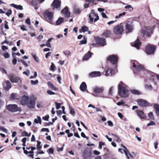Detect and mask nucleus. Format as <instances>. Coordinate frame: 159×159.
Instances as JSON below:
<instances>
[{
  "instance_id": "obj_1",
  "label": "nucleus",
  "mask_w": 159,
  "mask_h": 159,
  "mask_svg": "<svg viewBox=\"0 0 159 159\" xmlns=\"http://www.w3.org/2000/svg\"><path fill=\"white\" fill-rule=\"evenodd\" d=\"M126 85L122 82H120L118 85L119 95L122 98H127L129 96V91L126 88Z\"/></svg>"
},
{
  "instance_id": "obj_2",
  "label": "nucleus",
  "mask_w": 159,
  "mask_h": 159,
  "mask_svg": "<svg viewBox=\"0 0 159 159\" xmlns=\"http://www.w3.org/2000/svg\"><path fill=\"white\" fill-rule=\"evenodd\" d=\"M104 87L103 86H95L93 88V92L92 95L96 97H100L103 98H106L103 93Z\"/></svg>"
},
{
  "instance_id": "obj_3",
  "label": "nucleus",
  "mask_w": 159,
  "mask_h": 159,
  "mask_svg": "<svg viewBox=\"0 0 159 159\" xmlns=\"http://www.w3.org/2000/svg\"><path fill=\"white\" fill-rule=\"evenodd\" d=\"M43 16L45 20L51 25H54V13L52 12L46 10L43 12Z\"/></svg>"
},
{
  "instance_id": "obj_4",
  "label": "nucleus",
  "mask_w": 159,
  "mask_h": 159,
  "mask_svg": "<svg viewBox=\"0 0 159 159\" xmlns=\"http://www.w3.org/2000/svg\"><path fill=\"white\" fill-rule=\"evenodd\" d=\"M82 157L84 159H91L92 157V152L91 148H85L83 150Z\"/></svg>"
},
{
  "instance_id": "obj_5",
  "label": "nucleus",
  "mask_w": 159,
  "mask_h": 159,
  "mask_svg": "<svg viewBox=\"0 0 159 159\" xmlns=\"http://www.w3.org/2000/svg\"><path fill=\"white\" fill-rule=\"evenodd\" d=\"M133 67L135 68L134 70V73H136L137 72L143 71L144 70V66L142 65H139V63L137 61H133Z\"/></svg>"
},
{
  "instance_id": "obj_6",
  "label": "nucleus",
  "mask_w": 159,
  "mask_h": 159,
  "mask_svg": "<svg viewBox=\"0 0 159 159\" xmlns=\"http://www.w3.org/2000/svg\"><path fill=\"white\" fill-rule=\"evenodd\" d=\"M7 109L9 111L12 112L20 111L21 108L16 104H9L6 106Z\"/></svg>"
},
{
  "instance_id": "obj_7",
  "label": "nucleus",
  "mask_w": 159,
  "mask_h": 159,
  "mask_svg": "<svg viewBox=\"0 0 159 159\" xmlns=\"http://www.w3.org/2000/svg\"><path fill=\"white\" fill-rule=\"evenodd\" d=\"M61 2L60 0H54L51 4L52 8L56 11L61 9Z\"/></svg>"
},
{
  "instance_id": "obj_8",
  "label": "nucleus",
  "mask_w": 159,
  "mask_h": 159,
  "mask_svg": "<svg viewBox=\"0 0 159 159\" xmlns=\"http://www.w3.org/2000/svg\"><path fill=\"white\" fill-rule=\"evenodd\" d=\"M156 48L155 46L149 44L146 47L145 52L148 55L153 54Z\"/></svg>"
},
{
  "instance_id": "obj_9",
  "label": "nucleus",
  "mask_w": 159,
  "mask_h": 159,
  "mask_svg": "<svg viewBox=\"0 0 159 159\" xmlns=\"http://www.w3.org/2000/svg\"><path fill=\"white\" fill-rule=\"evenodd\" d=\"M89 19L91 22H93L94 20V22L97 21L99 19L98 15L95 13L94 10L91 11L89 15Z\"/></svg>"
},
{
  "instance_id": "obj_10",
  "label": "nucleus",
  "mask_w": 159,
  "mask_h": 159,
  "mask_svg": "<svg viewBox=\"0 0 159 159\" xmlns=\"http://www.w3.org/2000/svg\"><path fill=\"white\" fill-rule=\"evenodd\" d=\"M152 31V29L151 27L146 26L142 29L141 34L144 36L146 35L147 37H149L150 36L151 32Z\"/></svg>"
},
{
  "instance_id": "obj_11",
  "label": "nucleus",
  "mask_w": 159,
  "mask_h": 159,
  "mask_svg": "<svg viewBox=\"0 0 159 159\" xmlns=\"http://www.w3.org/2000/svg\"><path fill=\"white\" fill-rule=\"evenodd\" d=\"M118 58L117 56L114 55H110L107 57V61H109L112 64L115 65V66H116Z\"/></svg>"
},
{
  "instance_id": "obj_12",
  "label": "nucleus",
  "mask_w": 159,
  "mask_h": 159,
  "mask_svg": "<svg viewBox=\"0 0 159 159\" xmlns=\"http://www.w3.org/2000/svg\"><path fill=\"white\" fill-rule=\"evenodd\" d=\"M121 147H122L124 149L123 150L125 154V156L128 159H129V157L131 158L132 159H133L134 157V156H135V154L134 153H133V155H132L129 152V151L128 150L127 148H126V147L124 146L123 144H121L120 145Z\"/></svg>"
},
{
  "instance_id": "obj_13",
  "label": "nucleus",
  "mask_w": 159,
  "mask_h": 159,
  "mask_svg": "<svg viewBox=\"0 0 159 159\" xmlns=\"http://www.w3.org/2000/svg\"><path fill=\"white\" fill-rule=\"evenodd\" d=\"M95 40L96 44L100 46H103L106 45V39L104 38L96 37Z\"/></svg>"
},
{
  "instance_id": "obj_14",
  "label": "nucleus",
  "mask_w": 159,
  "mask_h": 159,
  "mask_svg": "<svg viewBox=\"0 0 159 159\" xmlns=\"http://www.w3.org/2000/svg\"><path fill=\"white\" fill-rule=\"evenodd\" d=\"M114 33L117 35L121 34L124 31V29L122 26L118 25L115 26L113 29Z\"/></svg>"
},
{
  "instance_id": "obj_15",
  "label": "nucleus",
  "mask_w": 159,
  "mask_h": 159,
  "mask_svg": "<svg viewBox=\"0 0 159 159\" xmlns=\"http://www.w3.org/2000/svg\"><path fill=\"white\" fill-rule=\"evenodd\" d=\"M35 105V100L34 98H29L26 105L30 109L34 108Z\"/></svg>"
},
{
  "instance_id": "obj_16",
  "label": "nucleus",
  "mask_w": 159,
  "mask_h": 159,
  "mask_svg": "<svg viewBox=\"0 0 159 159\" xmlns=\"http://www.w3.org/2000/svg\"><path fill=\"white\" fill-rule=\"evenodd\" d=\"M3 87L6 91L8 90L11 87V84L8 80H4L2 83Z\"/></svg>"
},
{
  "instance_id": "obj_17",
  "label": "nucleus",
  "mask_w": 159,
  "mask_h": 159,
  "mask_svg": "<svg viewBox=\"0 0 159 159\" xmlns=\"http://www.w3.org/2000/svg\"><path fill=\"white\" fill-rule=\"evenodd\" d=\"M29 98H29L28 96L25 95L22 96L20 97V102L21 105L23 106L26 105Z\"/></svg>"
},
{
  "instance_id": "obj_18",
  "label": "nucleus",
  "mask_w": 159,
  "mask_h": 159,
  "mask_svg": "<svg viewBox=\"0 0 159 159\" xmlns=\"http://www.w3.org/2000/svg\"><path fill=\"white\" fill-rule=\"evenodd\" d=\"M125 26L127 33L132 32L134 30L133 26L131 22H128L126 24Z\"/></svg>"
},
{
  "instance_id": "obj_19",
  "label": "nucleus",
  "mask_w": 159,
  "mask_h": 159,
  "mask_svg": "<svg viewBox=\"0 0 159 159\" xmlns=\"http://www.w3.org/2000/svg\"><path fill=\"white\" fill-rule=\"evenodd\" d=\"M9 78L11 81L13 83H17L18 82L19 80L21 81V80L19 77L16 76L12 74L9 76Z\"/></svg>"
},
{
  "instance_id": "obj_20",
  "label": "nucleus",
  "mask_w": 159,
  "mask_h": 159,
  "mask_svg": "<svg viewBox=\"0 0 159 159\" xmlns=\"http://www.w3.org/2000/svg\"><path fill=\"white\" fill-rule=\"evenodd\" d=\"M61 13L66 17H68L70 16V13L68 11L67 7H66L63 9L61 11Z\"/></svg>"
},
{
  "instance_id": "obj_21",
  "label": "nucleus",
  "mask_w": 159,
  "mask_h": 159,
  "mask_svg": "<svg viewBox=\"0 0 159 159\" xmlns=\"http://www.w3.org/2000/svg\"><path fill=\"white\" fill-rule=\"evenodd\" d=\"M101 75L100 71H93L90 73L89 76L90 77H96L101 76Z\"/></svg>"
},
{
  "instance_id": "obj_22",
  "label": "nucleus",
  "mask_w": 159,
  "mask_h": 159,
  "mask_svg": "<svg viewBox=\"0 0 159 159\" xmlns=\"http://www.w3.org/2000/svg\"><path fill=\"white\" fill-rule=\"evenodd\" d=\"M132 46L136 48L137 49H139L141 45V42H140L139 39L138 38L134 43H131Z\"/></svg>"
},
{
  "instance_id": "obj_23",
  "label": "nucleus",
  "mask_w": 159,
  "mask_h": 159,
  "mask_svg": "<svg viewBox=\"0 0 159 159\" xmlns=\"http://www.w3.org/2000/svg\"><path fill=\"white\" fill-rule=\"evenodd\" d=\"M137 102L141 106L145 107L148 105V103L147 101L142 99L138 100Z\"/></svg>"
},
{
  "instance_id": "obj_24",
  "label": "nucleus",
  "mask_w": 159,
  "mask_h": 159,
  "mask_svg": "<svg viewBox=\"0 0 159 159\" xmlns=\"http://www.w3.org/2000/svg\"><path fill=\"white\" fill-rule=\"evenodd\" d=\"M115 73V71L111 68H108L107 70L106 71L105 75L108 76L109 75H112Z\"/></svg>"
},
{
  "instance_id": "obj_25",
  "label": "nucleus",
  "mask_w": 159,
  "mask_h": 159,
  "mask_svg": "<svg viewBox=\"0 0 159 159\" xmlns=\"http://www.w3.org/2000/svg\"><path fill=\"white\" fill-rule=\"evenodd\" d=\"M137 113L138 116L140 119H143L146 118V116L142 111L137 110Z\"/></svg>"
},
{
  "instance_id": "obj_26",
  "label": "nucleus",
  "mask_w": 159,
  "mask_h": 159,
  "mask_svg": "<svg viewBox=\"0 0 159 159\" xmlns=\"http://www.w3.org/2000/svg\"><path fill=\"white\" fill-rule=\"evenodd\" d=\"M93 54L91 53L90 52H88L87 53L84 55L83 58V60L84 61L88 60L89 58L91 57L92 55Z\"/></svg>"
},
{
  "instance_id": "obj_27",
  "label": "nucleus",
  "mask_w": 159,
  "mask_h": 159,
  "mask_svg": "<svg viewBox=\"0 0 159 159\" xmlns=\"http://www.w3.org/2000/svg\"><path fill=\"white\" fill-rule=\"evenodd\" d=\"M73 11L74 13L79 14L82 11V10L80 8L75 6L73 8Z\"/></svg>"
},
{
  "instance_id": "obj_28",
  "label": "nucleus",
  "mask_w": 159,
  "mask_h": 159,
  "mask_svg": "<svg viewBox=\"0 0 159 159\" xmlns=\"http://www.w3.org/2000/svg\"><path fill=\"white\" fill-rule=\"evenodd\" d=\"M80 89L83 92L85 91L87 89V85L84 82H82L80 86Z\"/></svg>"
},
{
  "instance_id": "obj_29",
  "label": "nucleus",
  "mask_w": 159,
  "mask_h": 159,
  "mask_svg": "<svg viewBox=\"0 0 159 159\" xmlns=\"http://www.w3.org/2000/svg\"><path fill=\"white\" fill-rule=\"evenodd\" d=\"M11 6L18 10H22L23 9L22 6L21 5H17L14 4L12 3Z\"/></svg>"
},
{
  "instance_id": "obj_30",
  "label": "nucleus",
  "mask_w": 159,
  "mask_h": 159,
  "mask_svg": "<svg viewBox=\"0 0 159 159\" xmlns=\"http://www.w3.org/2000/svg\"><path fill=\"white\" fill-rule=\"evenodd\" d=\"M48 85L49 88L53 90H57L58 89L54 86L49 81L48 82Z\"/></svg>"
},
{
  "instance_id": "obj_31",
  "label": "nucleus",
  "mask_w": 159,
  "mask_h": 159,
  "mask_svg": "<svg viewBox=\"0 0 159 159\" xmlns=\"http://www.w3.org/2000/svg\"><path fill=\"white\" fill-rule=\"evenodd\" d=\"M64 19L61 17H60L56 21V24L58 25L62 23L64 21Z\"/></svg>"
},
{
  "instance_id": "obj_32",
  "label": "nucleus",
  "mask_w": 159,
  "mask_h": 159,
  "mask_svg": "<svg viewBox=\"0 0 159 159\" xmlns=\"http://www.w3.org/2000/svg\"><path fill=\"white\" fill-rule=\"evenodd\" d=\"M53 39V38H49L46 42V46L49 48H51V46L50 43L52 41Z\"/></svg>"
},
{
  "instance_id": "obj_33",
  "label": "nucleus",
  "mask_w": 159,
  "mask_h": 159,
  "mask_svg": "<svg viewBox=\"0 0 159 159\" xmlns=\"http://www.w3.org/2000/svg\"><path fill=\"white\" fill-rule=\"evenodd\" d=\"M111 34V32L109 30H106L102 34V35L106 37H108Z\"/></svg>"
},
{
  "instance_id": "obj_34",
  "label": "nucleus",
  "mask_w": 159,
  "mask_h": 159,
  "mask_svg": "<svg viewBox=\"0 0 159 159\" xmlns=\"http://www.w3.org/2000/svg\"><path fill=\"white\" fill-rule=\"evenodd\" d=\"M34 122L35 123L38 124L39 123L40 124H41V117L39 116H37V119L35 118L34 119Z\"/></svg>"
},
{
  "instance_id": "obj_35",
  "label": "nucleus",
  "mask_w": 159,
  "mask_h": 159,
  "mask_svg": "<svg viewBox=\"0 0 159 159\" xmlns=\"http://www.w3.org/2000/svg\"><path fill=\"white\" fill-rule=\"evenodd\" d=\"M31 55L33 57L34 60L37 63H39V58L37 57L36 55V54L35 53H31Z\"/></svg>"
},
{
  "instance_id": "obj_36",
  "label": "nucleus",
  "mask_w": 159,
  "mask_h": 159,
  "mask_svg": "<svg viewBox=\"0 0 159 159\" xmlns=\"http://www.w3.org/2000/svg\"><path fill=\"white\" fill-rule=\"evenodd\" d=\"M154 107L156 109V113L157 115H159V106L157 104H155Z\"/></svg>"
},
{
  "instance_id": "obj_37",
  "label": "nucleus",
  "mask_w": 159,
  "mask_h": 159,
  "mask_svg": "<svg viewBox=\"0 0 159 159\" xmlns=\"http://www.w3.org/2000/svg\"><path fill=\"white\" fill-rule=\"evenodd\" d=\"M130 91L132 93L134 94L139 95L140 94V93L139 91L135 89H131Z\"/></svg>"
},
{
  "instance_id": "obj_38",
  "label": "nucleus",
  "mask_w": 159,
  "mask_h": 159,
  "mask_svg": "<svg viewBox=\"0 0 159 159\" xmlns=\"http://www.w3.org/2000/svg\"><path fill=\"white\" fill-rule=\"evenodd\" d=\"M84 40H81L80 41V45H82L83 44H85L86 43L87 41V38L85 36H84Z\"/></svg>"
},
{
  "instance_id": "obj_39",
  "label": "nucleus",
  "mask_w": 159,
  "mask_h": 159,
  "mask_svg": "<svg viewBox=\"0 0 159 159\" xmlns=\"http://www.w3.org/2000/svg\"><path fill=\"white\" fill-rule=\"evenodd\" d=\"M145 88L147 90L151 91L152 90V87L151 85L146 84L144 85Z\"/></svg>"
},
{
  "instance_id": "obj_40",
  "label": "nucleus",
  "mask_w": 159,
  "mask_h": 159,
  "mask_svg": "<svg viewBox=\"0 0 159 159\" xmlns=\"http://www.w3.org/2000/svg\"><path fill=\"white\" fill-rule=\"evenodd\" d=\"M89 30L88 28L85 26H84L81 27V30L83 32H85L88 31Z\"/></svg>"
},
{
  "instance_id": "obj_41",
  "label": "nucleus",
  "mask_w": 159,
  "mask_h": 159,
  "mask_svg": "<svg viewBox=\"0 0 159 159\" xmlns=\"http://www.w3.org/2000/svg\"><path fill=\"white\" fill-rule=\"evenodd\" d=\"M41 143L40 142L37 141V144L36 146L37 150H40L42 148V146L40 145Z\"/></svg>"
},
{
  "instance_id": "obj_42",
  "label": "nucleus",
  "mask_w": 159,
  "mask_h": 159,
  "mask_svg": "<svg viewBox=\"0 0 159 159\" xmlns=\"http://www.w3.org/2000/svg\"><path fill=\"white\" fill-rule=\"evenodd\" d=\"M114 89V87L111 86L109 89L108 92V94L109 95H112L113 94V90Z\"/></svg>"
},
{
  "instance_id": "obj_43",
  "label": "nucleus",
  "mask_w": 159,
  "mask_h": 159,
  "mask_svg": "<svg viewBox=\"0 0 159 159\" xmlns=\"http://www.w3.org/2000/svg\"><path fill=\"white\" fill-rule=\"evenodd\" d=\"M126 14V12H123V13H120L118 15L116 16V19H118L121 16H125Z\"/></svg>"
},
{
  "instance_id": "obj_44",
  "label": "nucleus",
  "mask_w": 159,
  "mask_h": 159,
  "mask_svg": "<svg viewBox=\"0 0 159 159\" xmlns=\"http://www.w3.org/2000/svg\"><path fill=\"white\" fill-rule=\"evenodd\" d=\"M13 54H14V53H12V57L13 58V59L12 60V63L13 65H15L16 63L17 60V59L16 58H15L16 57L14 56V55H13Z\"/></svg>"
},
{
  "instance_id": "obj_45",
  "label": "nucleus",
  "mask_w": 159,
  "mask_h": 159,
  "mask_svg": "<svg viewBox=\"0 0 159 159\" xmlns=\"http://www.w3.org/2000/svg\"><path fill=\"white\" fill-rule=\"evenodd\" d=\"M47 152L49 154H52L54 152V150L52 148H50L47 150Z\"/></svg>"
},
{
  "instance_id": "obj_46",
  "label": "nucleus",
  "mask_w": 159,
  "mask_h": 159,
  "mask_svg": "<svg viewBox=\"0 0 159 159\" xmlns=\"http://www.w3.org/2000/svg\"><path fill=\"white\" fill-rule=\"evenodd\" d=\"M148 117L151 120H154V117L152 112H150L148 114Z\"/></svg>"
},
{
  "instance_id": "obj_47",
  "label": "nucleus",
  "mask_w": 159,
  "mask_h": 159,
  "mask_svg": "<svg viewBox=\"0 0 159 159\" xmlns=\"http://www.w3.org/2000/svg\"><path fill=\"white\" fill-rule=\"evenodd\" d=\"M30 82L32 85H35L38 84L39 83V81L38 80H36L35 81L33 80H31Z\"/></svg>"
},
{
  "instance_id": "obj_48",
  "label": "nucleus",
  "mask_w": 159,
  "mask_h": 159,
  "mask_svg": "<svg viewBox=\"0 0 159 159\" xmlns=\"http://www.w3.org/2000/svg\"><path fill=\"white\" fill-rule=\"evenodd\" d=\"M2 55L3 56L4 58L6 59L9 58L10 57V55L7 52H6L5 54H2Z\"/></svg>"
},
{
  "instance_id": "obj_49",
  "label": "nucleus",
  "mask_w": 159,
  "mask_h": 159,
  "mask_svg": "<svg viewBox=\"0 0 159 159\" xmlns=\"http://www.w3.org/2000/svg\"><path fill=\"white\" fill-rule=\"evenodd\" d=\"M43 103L42 102H38L37 104V107L38 108H40L42 107Z\"/></svg>"
},
{
  "instance_id": "obj_50",
  "label": "nucleus",
  "mask_w": 159,
  "mask_h": 159,
  "mask_svg": "<svg viewBox=\"0 0 159 159\" xmlns=\"http://www.w3.org/2000/svg\"><path fill=\"white\" fill-rule=\"evenodd\" d=\"M20 61L21 62L23 65L26 67L28 66V65L27 63H26L23 60L20 59Z\"/></svg>"
},
{
  "instance_id": "obj_51",
  "label": "nucleus",
  "mask_w": 159,
  "mask_h": 159,
  "mask_svg": "<svg viewBox=\"0 0 159 159\" xmlns=\"http://www.w3.org/2000/svg\"><path fill=\"white\" fill-rule=\"evenodd\" d=\"M64 54L67 57H68L70 54V52L69 50H66L64 52Z\"/></svg>"
},
{
  "instance_id": "obj_52",
  "label": "nucleus",
  "mask_w": 159,
  "mask_h": 159,
  "mask_svg": "<svg viewBox=\"0 0 159 159\" xmlns=\"http://www.w3.org/2000/svg\"><path fill=\"white\" fill-rule=\"evenodd\" d=\"M45 0H32V3L33 4H34L35 1H37V2L42 3Z\"/></svg>"
},
{
  "instance_id": "obj_53",
  "label": "nucleus",
  "mask_w": 159,
  "mask_h": 159,
  "mask_svg": "<svg viewBox=\"0 0 159 159\" xmlns=\"http://www.w3.org/2000/svg\"><path fill=\"white\" fill-rule=\"evenodd\" d=\"M156 125L155 123L153 121H151L149 123H148L147 125L148 126H150L154 125Z\"/></svg>"
},
{
  "instance_id": "obj_54",
  "label": "nucleus",
  "mask_w": 159,
  "mask_h": 159,
  "mask_svg": "<svg viewBox=\"0 0 159 159\" xmlns=\"http://www.w3.org/2000/svg\"><path fill=\"white\" fill-rule=\"evenodd\" d=\"M10 98L12 100H14L16 98V95L14 93H12L11 94Z\"/></svg>"
},
{
  "instance_id": "obj_55",
  "label": "nucleus",
  "mask_w": 159,
  "mask_h": 159,
  "mask_svg": "<svg viewBox=\"0 0 159 159\" xmlns=\"http://www.w3.org/2000/svg\"><path fill=\"white\" fill-rule=\"evenodd\" d=\"M69 108L70 110V114L72 115H73L75 113L74 110L70 106L69 107Z\"/></svg>"
},
{
  "instance_id": "obj_56",
  "label": "nucleus",
  "mask_w": 159,
  "mask_h": 159,
  "mask_svg": "<svg viewBox=\"0 0 159 159\" xmlns=\"http://www.w3.org/2000/svg\"><path fill=\"white\" fill-rule=\"evenodd\" d=\"M0 130H2L6 133L7 132V130L2 126H0Z\"/></svg>"
},
{
  "instance_id": "obj_57",
  "label": "nucleus",
  "mask_w": 159,
  "mask_h": 159,
  "mask_svg": "<svg viewBox=\"0 0 159 159\" xmlns=\"http://www.w3.org/2000/svg\"><path fill=\"white\" fill-rule=\"evenodd\" d=\"M37 76V73L36 71L34 72V75L31 76L30 77V79H34L36 78Z\"/></svg>"
},
{
  "instance_id": "obj_58",
  "label": "nucleus",
  "mask_w": 159,
  "mask_h": 159,
  "mask_svg": "<svg viewBox=\"0 0 159 159\" xmlns=\"http://www.w3.org/2000/svg\"><path fill=\"white\" fill-rule=\"evenodd\" d=\"M22 136L28 137V133L25 131H23L22 132Z\"/></svg>"
},
{
  "instance_id": "obj_59",
  "label": "nucleus",
  "mask_w": 159,
  "mask_h": 159,
  "mask_svg": "<svg viewBox=\"0 0 159 159\" xmlns=\"http://www.w3.org/2000/svg\"><path fill=\"white\" fill-rule=\"evenodd\" d=\"M11 9H9L7 11L6 13V14L8 16L11 14Z\"/></svg>"
},
{
  "instance_id": "obj_60",
  "label": "nucleus",
  "mask_w": 159,
  "mask_h": 159,
  "mask_svg": "<svg viewBox=\"0 0 159 159\" xmlns=\"http://www.w3.org/2000/svg\"><path fill=\"white\" fill-rule=\"evenodd\" d=\"M105 144V143L102 142H99V148L100 149H101L102 148V146L104 145Z\"/></svg>"
},
{
  "instance_id": "obj_61",
  "label": "nucleus",
  "mask_w": 159,
  "mask_h": 159,
  "mask_svg": "<svg viewBox=\"0 0 159 159\" xmlns=\"http://www.w3.org/2000/svg\"><path fill=\"white\" fill-rule=\"evenodd\" d=\"M47 93H48V94L50 95H54L55 94H56V93H55L52 92V91L50 90H48L47 91Z\"/></svg>"
},
{
  "instance_id": "obj_62",
  "label": "nucleus",
  "mask_w": 159,
  "mask_h": 159,
  "mask_svg": "<svg viewBox=\"0 0 159 159\" xmlns=\"http://www.w3.org/2000/svg\"><path fill=\"white\" fill-rule=\"evenodd\" d=\"M55 68V66L53 63H51V65L50 66V70L52 71H54Z\"/></svg>"
},
{
  "instance_id": "obj_63",
  "label": "nucleus",
  "mask_w": 159,
  "mask_h": 159,
  "mask_svg": "<svg viewBox=\"0 0 159 159\" xmlns=\"http://www.w3.org/2000/svg\"><path fill=\"white\" fill-rule=\"evenodd\" d=\"M49 116L48 115H47L45 116H44L43 117L42 119L43 120H46L48 121V119L49 118Z\"/></svg>"
},
{
  "instance_id": "obj_64",
  "label": "nucleus",
  "mask_w": 159,
  "mask_h": 159,
  "mask_svg": "<svg viewBox=\"0 0 159 159\" xmlns=\"http://www.w3.org/2000/svg\"><path fill=\"white\" fill-rule=\"evenodd\" d=\"M124 102L123 101L119 102L117 103V105L118 106H120L121 105L124 106Z\"/></svg>"
}]
</instances>
